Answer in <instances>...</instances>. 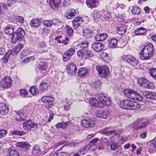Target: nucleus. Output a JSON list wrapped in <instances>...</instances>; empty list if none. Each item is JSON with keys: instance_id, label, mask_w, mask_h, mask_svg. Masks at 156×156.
I'll list each match as a JSON object with an SVG mask.
<instances>
[{"instance_id": "obj_1", "label": "nucleus", "mask_w": 156, "mask_h": 156, "mask_svg": "<svg viewBox=\"0 0 156 156\" xmlns=\"http://www.w3.org/2000/svg\"><path fill=\"white\" fill-rule=\"evenodd\" d=\"M98 98L99 101H98L94 98H91L90 99V103L91 106L102 108L105 106H109L110 105L111 101L109 99L103 94H99Z\"/></svg>"}, {"instance_id": "obj_2", "label": "nucleus", "mask_w": 156, "mask_h": 156, "mask_svg": "<svg viewBox=\"0 0 156 156\" xmlns=\"http://www.w3.org/2000/svg\"><path fill=\"white\" fill-rule=\"evenodd\" d=\"M154 52L153 45L151 44H149L141 51L140 54V58L143 60L149 59L152 57Z\"/></svg>"}, {"instance_id": "obj_3", "label": "nucleus", "mask_w": 156, "mask_h": 156, "mask_svg": "<svg viewBox=\"0 0 156 156\" xmlns=\"http://www.w3.org/2000/svg\"><path fill=\"white\" fill-rule=\"evenodd\" d=\"M120 107L123 109L130 110L136 109L140 108L141 105L135 101H130L129 100L122 101L120 104Z\"/></svg>"}, {"instance_id": "obj_4", "label": "nucleus", "mask_w": 156, "mask_h": 156, "mask_svg": "<svg viewBox=\"0 0 156 156\" xmlns=\"http://www.w3.org/2000/svg\"><path fill=\"white\" fill-rule=\"evenodd\" d=\"M123 93L125 96L130 99L138 101H141L142 100V97L133 90L126 89L124 90Z\"/></svg>"}, {"instance_id": "obj_5", "label": "nucleus", "mask_w": 156, "mask_h": 156, "mask_svg": "<svg viewBox=\"0 0 156 156\" xmlns=\"http://www.w3.org/2000/svg\"><path fill=\"white\" fill-rule=\"evenodd\" d=\"M25 34L24 31L21 28H19L12 35L11 41L13 44L15 43L18 40L22 39Z\"/></svg>"}, {"instance_id": "obj_6", "label": "nucleus", "mask_w": 156, "mask_h": 156, "mask_svg": "<svg viewBox=\"0 0 156 156\" xmlns=\"http://www.w3.org/2000/svg\"><path fill=\"white\" fill-rule=\"evenodd\" d=\"M147 120L145 119H139L133 123L134 127L137 131L144 129L147 125Z\"/></svg>"}, {"instance_id": "obj_7", "label": "nucleus", "mask_w": 156, "mask_h": 156, "mask_svg": "<svg viewBox=\"0 0 156 156\" xmlns=\"http://www.w3.org/2000/svg\"><path fill=\"white\" fill-rule=\"evenodd\" d=\"M138 83L140 86L144 88L149 89H153L154 88L153 83L150 82L145 78L138 79Z\"/></svg>"}, {"instance_id": "obj_8", "label": "nucleus", "mask_w": 156, "mask_h": 156, "mask_svg": "<svg viewBox=\"0 0 156 156\" xmlns=\"http://www.w3.org/2000/svg\"><path fill=\"white\" fill-rule=\"evenodd\" d=\"M96 69L100 77L105 78L108 76L109 72L107 66H104L101 67L99 66H97L96 67Z\"/></svg>"}, {"instance_id": "obj_9", "label": "nucleus", "mask_w": 156, "mask_h": 156, "mask_svg": "<svg viewBox=\"0 0 156 156\" xmlns=\"http://www.w3.org/2000/svg\"><path fill=\"white\" fill-rule=\"evenodd\" d=\"M101 133L102 134L108 136L114 134L110 138L111 140L113 141H115L116 139L118 138L119 136V135L116 133L115 130H110L108 128H104L101 131Z\"/></svg>"}, {"instance_id": "obj_10", "label": "nucleus", "mask_w": 156, "mask_h": 156, "mask_svg": "<svg viewBox=\"0 0 156 156\" xmlns=\"http://www.w3.org/2000/svg\"><path fill=\"white\" fill-rule=\"evenodd\" d=\"M22 125L24 129L28 131L30 130L32 128H36L38 126L37 124L33 122L31 120L25 121Z\"/></svg>"}, {"instance_id": "obj_11", "label": "nucleus", "mask_w": 156, "mask_h": 156, "mask_svg": "<svg viewBox=\"0 0 156 156\" xmlns=\"http://www.w3.org/2000/svg\"><path fill=\"white\" fill-rule=\"evenodd\" d=\"M12 85V81L11 78L6 76L1 81L0 86L3 88H7L10 87Z\"/></svg>"}, {"instance_id": "obj_12", "label": "nucleus", "mask_w": 156, "mask_h": 156, "mask_svg": "<svg viewBox=\"0 0 156 156\" xmlns=\"http://www.w3.org/2000/svg\"><path fill=\"white\" fill-rule=\"evenodd\" d=\"M66 69L67 72L69 75H74L77 71L76 66L73 63H68L66 66Z\"/></svg>"}, {"instance_id": "obj_13", "label": "nucleus", "mask_w": 156, "mask_h": 156, "mask_svg": "<svg viewBox=\"0 0 156 156\" xmlns=\"http://www.w3.org/2000/svg\"><path fill=\"white\" fill-rule=\"evenodd\" d=\"M41 101L46 104L48 108H50L53 104L54 98L53 97L49 96H44L41 99Z\"/></svg>"}, {"instance_id": "obj_14", "label": "nucleus", "mask_w": 156, "mask_h": 156, "mask_svg": "<svg viewBox=\"0 0 156 156\" xmlns=\"http://www.w3.org/2000/svg\"><path fill=\"white\" fill-rule=\"evenodd\" d=\"M49 1V5L51 9L55 11L58 10L59 5L61 2V0H47Z\"/></svg>"}, {"instance_id": "obj_15", "label": "nucleus", "mask_w": 156, "mask_h": 156, "mask_svg": "<svg viewBox=\"0 0 156 156\" xmlns=\"http://www.w3.org/2000/svg\"><path fill=\"white\" fill-rule=\"evenodd\" d=\"M125 59L126 62L133 66H136L138 63L135 58L131 55L126 56L125 57Z\"/></svg>"}, {"instance_id": "obj_16", "label": "nucleus", "mask_w": 156, "mask_h": 156, "mask_svg": "<svg viewBox=\"0 0 156 156\" xmlns=\"http://www.w3.org/2000/svg\"><path fill=\"white\" fill-rule=\"evenodd\" d=\"M91 47L94 50L96 51L99 52L103 49L104 46L101 43L94 42L92 44Z\"/></svg>"}, {"instance_id": "obj_17", "label": "nucleus", "mask_w": 156, "mask_h": 156, "mask_svg": "<svg viewBox=\"0 0 156 156\" xmlns=\"http://www.w3.org/2000/svg\"><path fill=\"white\" fill-rule=\"evenodd\" d=\"M16 146L20 149H23L27 150L30 147V144L27 142H17L16 144Z\"/></svg>"}, {"instance_id": "obj_18", "label": "nucleus", "mask_w": 156, "mask_h": 156, "mask_svg": "<svg viewBox=\"0 0 156 156\" xmlns=\"http://www.w3.org/2000/svg\"><path fill=\"white\" fill-rule=\"evenodd\" d=\"M23 44H18L12 50H9L8 51H11L10 55L14 56V55H16L20 51L21 49L23 48Z\"/></svg>"}, {"instance_id": "obj_19", "label": "nucleus", "mask_w": 156, "mask_h": 156, "mask_svg": "<svg viewBox=\"0 0 156 156\" xmlns=\"http://www.w3.org/2000/svg\"><path fill=\"white\" fill-rule=\"evenodd\" d=\"M109 115V113L108 111L103 110H98L97 113V115L98 117L106 119Z\"/></svg>"}, {"instance_id": "obj_20", "label": "nucleus", "mask_w": 156, "mask_h": 156, "mask_svg": "<svg viewBox=\"0 0 156 156\" xmlns=\"http://www.w3.org/2000/svg\"><path fill=\"white\" fill-rule=\"evenodd\" d=\"M9 111L8 106L4 103H0V113L2 115L7 114Z\"/></svg>"}, {"instance_id": "obj_21", "label": "nucleus", "mask_w": 156, "mask_h": 156, "mask_svg": "<svg viewBox=\"0 0 156 156\" xmlns=\"http://www.w3.org/2000/svg\"><path fill=\"white\" fill-rule=\"evenodd\" d=\"M82 126L86 127H92L94 125V122L90 120H83L81 123Z\"/></svg>"}, {"instance_id": "obj_22", "label": "nucleus", "mask_w": 156, "mask_h": 156, "mask_svg": "<svg viewBox=\"0 0 156 156\" xmlns=\"http://www.w3.org/2000/svg\"><path fill=\"white\" fill-rule=\"evenodd\" d=\"M116 32L119 34L122 35L124 34L126 27L125 25L120 24L116 26Z\"/></svg>"}, {"instance_id": "obj_23", "label": "nucleus", "mask_w": 156, "mask_h": 156, "mask_svg": "<svg viewBox=\"0 0 156 156\" xmlns=\"http://www.w3.org/2000/svg\"><path fill=\"white\" fill-rule=\"evenodd\" d=\"M86 3L88 7L94 8L98 5V1L97 0H87Z\"/></svg>"}, {"instance_id": "obj_24", "label": "nucleus", "mask_w": 156, "mask_h": 156, "mask_svg": "<svg viewBox=\"0 0 156 156\" xmlns=\"http://www.w3.org/2000/svg\"><path fill=\"white\" fill-rule=\"evenodd\" d=\"M102 10L98 11L96 10H95L91 14V16L93 17V20H95L96 19L101 17L102 15Z\"/></svg>"}, {"instance_id": "obj_25", "label": "nucleus", "mask_w": 156, "mask_h": 156, "mask_svg": "<svg viewBox=\"0 0 156 156\" xmlns=\"http://www.w3.org/2000/svg\"><path fill=\"white\" fill-rule=\"evenodd\" d=\"M107 37V35L105 33H102L97 34L94 37L95 41H101L105 40Z\"/></svg>"}, {"instance_id": "obj_26", "label": "nucleus", "mask_w": 156, "mask_h": 156, "mask_svg": "<svg viewBox=\"0 0 156 156\" xmlns=\"http://www.w3.org/2000/svg\"><path fill=\"white\" fill-rule=\"evenodd\" d=\"M76 14L75 10L71 9L69 10L68 12L65 14V16L68 19L73 18Z\"/></svg>"}, {"instance_id": "obj_27", "label": "nucleus", "mask_w": 156, "mask_h": 156, "mask_svg": "<svg viewBox=\"0 0 156 156\" xmlns=\"http://www.w3.org/2000/svg\"><path fill=\"white\" fill-rule=\"evenodd\" d=\"M87 73V69L86 68H81L78 70V76L81 77L86 75Z\"/></svg>"}, {"instance_id": "obj_28", "label": "nucleus", "mask_w": 156, "mask_h": 156, "mask_svg": "<svg viewBox=\"0 0 156 156\" xmlns=\"http://www.w3.org/2000/svg\"><path fill=\"white\" fill-rule=\"evenodd\" d=\"M146 30L144 27H140L135 30L134 32L136 35H145L146 32Z\"/></svg>"}, {"instance_id": "obj_29", "label": "nucleus", "mask_w": 156, "mask_h": 156, "mask_svg": "<svg viewBox=\"0 0 156 156\" xmlns=\"http://www.w3.org/2000/svg\"><path fill=\"white\" fill-rule=\"evenodd\" d=\"M4 32L6 34L10 35L13 34V28L10 26L8 25L4 29Z\"/></svg>"}, {"instance_id": "obj_30", "label": "nucleus", "mask_w": 156, "mask_h": 156, "mask_svg": "<svg viewBox=\"0 0 156 156\" xmlns=\"http://www.w3.org/2000/svg\"><path fill=\"white\" fill-rule=\"evenodd\" d=\"M5 156H20L19 153L15 150L9 149L7 154Z\"/></svg>"}, {"instance_id": "obj_31", "label": "nucleus", "mask_w": 156, "mask_h": 156, "mask_svg": "<svg viewBox=\"0 0 156 156\" xmlns=\"http://www.w3.org/2000/svg\"><path fill=\"white\" fill-rule=\"evenodd\" d=\"M40 23V20L34 19L32 20L30 23V26L33 27H38Z\"/></svg>"}, {"instance_id": "obj_32", "label": "nucleus", "mask_w": 156, "mask_h": 156, "mask_svg": "<svg viewBox=\"0 0 156 156\" xmlns=\"http://www.w3.org/2000/svg\"><path fill=\"white\" fill-rule=\"evenodd\" d=\"M118 40L115 38L111 39L109 42V45L111 48H115L117 47Z\"/></svg>"}, {"instance_id": "obj_33", "label": "nucleus", "mask_w": 156, "mask_h": 156, "mask_svg": "<svg viewBox=\"0 0 156 156\" xmlns=\"http://www.w3.org/2000/svg\"><path fill=\"white\" fill-rule=\"evenodd\" d=\"M148 73L151 77L156 80V68H150L148 69Z\"/></svg>"}, {"instance_id": "obj_34", "label": "nucleus", "mask_w": 156, "mask_h": 156, "mask_svg": "<svg viewBox=\"0 0 156 156\" xmlns=\"http://www.w3.org/2000/svg\"><path fill=\"white\" fill-rule=\"evenodd\" d=\"M48 87V85L47 83L45 82H42L40 85V90L42 92H44L47 90Z\"/></svg>"}, {"instance_id": "obj_35", "label": "nucleus", "mask_w": 156, "mask_h": 156, "mask_svg": "<svg viewBox=\"0 0 156 156\" xmlns=\"http://www.w3.org/2000/svg\"><path fill=\"white\" fill-rule=\"evenodd\" d=\"M143 94L144 96L147 98L152 99L154 92L148 91H144L143 92Z\"/></svg>"}, {"instance_id": "obj_36", "label": "nucleus", "mask_w": 156, "mask_h": 156, "mask_svg": "<svg viewBox=\"0 0 156 156\" xmlns=\"http://www.w3.org/2000/svg\"><path fill=\"white\" fill-rule=\"evenodd\" d=\"M6 4L4 2L0 3V13L4 14L5 13V11L7 9Z\"/></svg>"}, {"instance_id": "obj_37", "label": "nucleus", "mask_w": 156, "mask_h": 156, "mask_svg": "<svg viewBox=\"0 0 156 156\" xmlns=\"http://www.w3.org/2000/svg\"><path fill=\"white\" fill-rule=\"evenodd\" d=\"M93 34L92 31L88 29L85 30L83 32L84 36L86 37L87 38H89L91 37L93 35Z\"/></svg>"}, {"instance_id": "obj_38", "label": "nucleus", "mask_w": 156, "mask_h": 156, "mask_svg": "<svg viewBox=\"0 0 156 156\" xmlns=\"http://www.w3.org/2000/svg\"><path fill=\"white\" fill-rule=\"evenodd\" d=\"M71 56L66 52H65L63 55L62 59L64 62H67L71 58Z\"/></svg>"}, {"instance_id": "obj_39", "label": "nucleus", "mask_w": 156, "mask_h": 156, "mask_svg": "<svg viewBox=\"0 0 156 156\" xmlns=\"http://www.w3.org/2000/svg\"><path fill=\"white\" fill-rule=\"evenodd\" d=\"M102 17H103L105 20L106 21H110L112 18L110 17V15L108 13L106 12H105L104 10H102Z\"/></svg>"}, {"instance_id": "obj_40", "label": "nucleus", "mask_w": 156, "mask_h": 156, "mask_svg": "<svg viewBox=\"0 0 156 156\" xmlns=\"http://www.w3.org/2000/svg\"><path fill=\"white\" fill-rule=\"evenodd\" d=\"M140 12V9L136 6H134L131 10L132 13L134 15L139 14Z\"/></svg>"}, {"instance_id": "obj_41", "label": "nucleus", "mask_w": 156, "mask_h": 156, "mask_svg": "<svg viewBox=\"0 0 156 156\" xmlns=\"http://www.w3.org/2000/svg\"><path fill=\"white\" fill-rule=\"evenodd\" d=\"M26 134V133L24 131L15 130L12 132L11 134L12 135H16L21 136Z\"/></svg>"}, {"instance_id": "obj_42", "label": "nucleus", "mask_w": 156, "mask_h": 156, "mask_svg": "<svg viewBox=\"0 0 156 156\" xmlns=\"http://www.w3.org/2000/svg\"><path fill=\"white\" fill-rule=\"evenodd\" d=\"M85 58V59H87L93 57V54L92 52L89 50H87L84 51Z\"/></svg>"}, {"instance_id": "obj_43", "label": "nucleus", "mask_w": 156, "mask_h": 156, "mask_svg": "<svg viewBox=\"0 0 156 156\" xmlns=\"http://www.w3.org/2000/svg\"><path fill=\"white\" fill-rule=\"evenodd\" d=\"M10 53H11L10 51H8L4 55L3 58V62L4 63H6L7 62L8 60V58L10 55Z\"/></svg>"}, {"instance_id": "obj_44", "label": "nucleus", "mask_w": 156, "mask_h": 156, "mask_svg": "<svg viewBox=\"0 0 156 156\" xmlns=\"http://www.w3.org/2000/svg\"><path fill=\"white\" fill-rule=\"evenodd\" d=\"M7 131L5 129L0 130V139H2L6 136Z\"/></svg>"}, {"instance_id": "obj_45", "label": "nucleus", "mask_w": 156, "mask_h": 156, "mask_svg": "<svg viewBox=\"0 0 156 156\" xmlns=\"http://www.w3.org/2000/svg\"><path fill=\"white\" fill-rule=\"evenodd\" d=\"M67 31L68 35L71 36L72 35L73 33V30L72 28L68 26H66Z\"/></svg>"}, {"instance_id": "obj_46", "label": "nucleus", "mask_w": 156, "mask_h": 156, "mask_svg": "<svg viewBox=\"0 0 156 156\" xmlns=\"http://www.w3.org/2000/svg\"><path fill=\"white\" fill-rule=\"evenodd\" d=\"M56 40H57L58 42L60 43H62L64 44L65 45H67L69 41V39L67 37H66L65 40L63 39L61 40L59 39H56Z\"/></svg>"}, {"instance_id": "obj_47", "label": "nucleus", "mask_w": 156, "mask_h": 156, "mask_svg": "<svg viewBox=\"0 0 156 156\" xmlns=\"http://www.w3.org/2000/svg\"><path fill=\"white\" fill-rule=\"evenodd\" d=\"M16 121L23 120L25 119V118L23 117L22 114H19L16 113Z\"/></svg>"}, {"instance_id": "obj_48", "label": "nucleus", "mask_w": 156, "mask_h": 156, "mask_svg": "<svg viewBox=\"0 0 156 156\" xmlns=\"http://www.w3.org/2000/svg\"><path fill=\"white\" fill-rule=\"evenodd\" d=\"M66 124L65 122L58 123L56 125V127L57 128H65Z\"/></svg>"}, {"instance_id": "obj_49", "label": "nucleus", "mask_w": 156, "mask_h": 156, "mask_svg": "<svg viewBox=\"0 0 156 156\" xmlns=\"http://www.w3.org/2000/svg\"><path fill=\"white\" fill-rule=\"evenodd\" d=\"M46 63L43 62H40L38 65V68L41 70H45L46 69Z\"/></svg>"}, {"instance_id": "obj_50", "label": "nucleus", "mask_w": 156, "mask_h": 156, "mask_svg": "<svg viewBox=\"0 0 156 156\" xmlns=\"http://www.w3.org/2000/svg\"><path fill=\"white\" fill-rule=\"evenodd\" d=\"M53 23V22L51 20H48L44 21L43 22V24L45 26L50 27L52 25Z\"/></svg>"}, {"instance_id": "obj_51", "label": "nucleus", "mask_w": 156, "mask_h": 156, "mask_svg": "<svg viewBox=\"0 0 156 156\" xmlns=\"http://www.w3.org/2000/svg\"><path fill=\"white\" fill-rule=\"evenodd\" d=\"M101 84V82L100 81L98 80L94 82L93 86L94 88L97 89V88L100 87Z\"/></svg>"}, {"instance_id": "obj_52", "label": "nucleus", "mask_w": 156, "mask_h": 156, "mask_svg": "<svg viewBox=\"0 0 156 156\" xmlns=\"http://www.w3.org/2000/svg\"><path fill=\"white\" fill-rule=\"evenodd\" d=\"M15 19L17 22L21 23H23L24 22L23 18L22 16H16L15 17Z\"/></svg>"}, {"instance_id": "obj_53", "label": "nucleus", "mask_w": 156, "mask_h": 156, "mask_svg": "<svg viewBox=\"0 0 156 156\" xmlns=\"http://www.w3.org/2000/svg\"><path fill=\"white\" fill-rule=\"evenodd\" d=\"M110 148L112 150L115 151L118 147V146L117 143H113L110 145Z\"/></svg>"}, {"instance_id": "obj_54", "label": "nucleus", "mask_w": 156, "mask_h": 156, "mask_svg": "<svg viewBox=\"0 0 156 156\" xmlns=\"http://www.w3.org/2000/svg\"><path fill=\"white\" fill-rule=\"evenodd\" d=\"M80 22H77L73 21V27L75 30L80 25Z\"/></svg>"}, {"instance_id": "obj_55", "label": "nucleus", "mask_w": 156, "mask_h": 156, "mask_svg": "<svg viewBox=\"0 0 156 156\" xmlns=\"http://www.w3.org/2000/svg\"><path fill=\"white\" fill-rule=\"evenodd\" d=\"M77 55L79 57H82L84 56V52L83 51V50H79L77 51Z\"/></svg>"}, {"instance_id": "obj_56", "label": "nucleus", "mask_w": 156, "mask_h": 156, "mask_svg": "<svg viewBox=\"0 0 156 156\" xmlns=\"http://www.w3.org/2000/svg\"><path fill=\"white\" fill-rule=\"evenodd\" d=\"M75 51V49L74 48H72L67 50L66 52L69 53L71 56H72Z\"/></svg>"}, {"instance_id": "obj_57", "label": "nucleus", "mask_w": 156, "mask_h": 156, "mask_svg": "<svg viewBox=\"0 0 156 156\" xmlns=\"http://www.w3.org/2000/svg\"><path fill=\"white\" fill-rule=\"evenodd\" d=\"M70 3V0H64L63 2V5L64 7H67L69 5Z\"/></svg>"}, {"instance_id": "obj_58", "label": "nucleus", "mask_w": 156, "mask_h": 156, "mask_svg": "<svg viewBox=\"0 0 156 156\" xmlns=\"http://www.w3.org/2000/svg\"><path fill=\"white\" fill-rule=\"evenodd\" d=\"M20 95L23 97H25L27 94V91L25 90H21L20 91Z\"/></svg>"}, {"instance_id": "obj_59", "label": "nucleus", "mask_w": 156, "mask_h": 156, "mask_svg": "<svg viewBox=\"0 0 156 156\" xmlns=\"http://www.w3.org/2000/svg\"><path fill=\"white\" fill-rule=\"evenodd\" d=\"M99 140V138H94L93 139L90 141V146H93L94 145L96 142L98 141Z\"/></svg>"}, {"instance_id": "obj_60", "label": "nucleus", "mask_w": 156, "mask_h": 156, "mask_svg": "<svg viewBox=\"0 0 156 156\" xmlns=\"http://www.w3.org/2000/svg\"><path fill=\"white\" fill-rule=\"evenodd\" d=\"M88 44L89 43L87 41H84L82 43L81 47L83 49L87 48L88 47Z\"/></svg>"}, {"instance_id": "obj_61", "label": "nucleus", "mask_w": 156, "mask_h": 156, "mask_svg": "<svg viewBox=\"0 0 156 156\" xmlns=\"http://www.w3.org/2000/svg\"><path fill=\"white\" fill-rule=\"evenodd\" d=\"M33 151L34 153H38L40 151L39 147L37 145H36L33 148Z\"/></svg>"}, {"instance_id": "obj_62", "label": "nucleus", "mask_w": 156, "mask_h": 156, "mask_svg": "<svg viewBox=\"0 0 156 156\" xmlns=\"http://www.w3.org/2000/svg\"><path fill=\"white\" fill-rule=\"evenodd\" d=\"M87 152L86 147H84L80 150L79 152L82 155H84Z\"/></svg>"}, {"instance_id": "obj_63", "label": "nucleus", "mask_w": 156, "mask_h": 156, "mask_svg": "<svg viewBox=\"0 0 156 156\" xmlns=\"http://www.w3.org/2000/svg\"><path fill=\"white\" fill-rule=\"evenodd\" d=\"M82 18L80 17H76L73 20V21L81 23L82 21Z\"/></svg>"}, {"instance_id": "obj_64", "label": "nucleus", "mask_w": 156, "mask_h": 156, "mask_svg": "<svg viewBox=\"0 0 156 156\" xmlns=\"http://www.w3.org/2000/svg\"><path fill=\"white\" fill-rule=\"evenodd\" d=\"M152 142V144L154 147V151L156 152V138H154Z\"/></svg>"}]
</instances>
